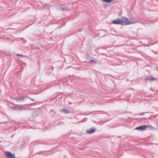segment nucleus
Instances as JSON below:
<instances>
[{"instance_id":"1","label":"nucleus","mask_w":158,"mask_h":158,"mask_svg":"<svg viewBox=\"0 0 158 158\" xmlns=\"http://www.w3.org/2000/svg\"><path fill=\"white\" fill-rule=\"evenodd\" d=\"M121 25H128L134 23L131 21H129V19L125 17H122L121 19Z\"/></svg>"},{"instance_id":"2","label":"nucleus","mask_w":158,"mask_h":158,"mask_svg":"<svg viewBox=\"0 0 158 158\" xmlns=\"http://www.w3.org/2000/svg\"><path fill=\"white\" fill-rule=\"evenodd\" d=\"M12 110L16 111H21L26 110L27 108L24 107L23 105H18L15 106H11Z\"/></svg>"},{"instance_id":"3","label":"nucleus","mask_w":158,"mask_h":158,"mask_svg":"<svg viewBox=\"0 0 158 158\" xmlns=\"http://www.w3.org/2000/svg\"><path fill=\"white\" fill-rule=\"evenodd\" d=\"M148 127L149 128H151V129H152V128H153V127L152 126H151L150 125H144L141 126L139 127H136L135 129L142 131H143L145 130Z\"/></svg>"},{"instance_id":"4","label":"nucleus","mask_w":158,"mask_h":158,"mask_svg":"<svg viewBox=\"0 0 158 158\" xmlns=\"http://www.w3.org/2000/svg\"><path fill=\"white\" fill-rule=\"evenodd\" d=\"M5 155L7 158H15V154H12L9 151L6 152Z\"/></svg>"},{"instance_id":"5","label":"nucleus","mask_w":158,"mask_h":158,"mask_svg":"<svg viewBox=\"0 0 158 158\" xmlns=\"http://www.w3.org/2000/svg\"><path fill=\"white\" fill-rule=\"evenodd\" d=\"M121 22L120 19L119 18L114 20L112 21V23L113 24L121 25Z\"/></svg>"},{"instance_id":"6","label":"nucleus","mask_w":158,"mask_h":158,"mask_svg":"<svg viewBox=\"0 0 158 158\" xmlns=\"http://www.w3.org/2000/svg\"><path fill=\"white\" fill-rule=\"evenodd\" d=\"M96 131V128H93L90 129H87L86 132L88 134H92Z\"/></svg>"},{"instance_id":"7","label":"nucleus","mask_w":158,"mask_h":158,"mask_svg":"<svg viewBox=\"0 0 158 158\" xmlns=\"http://www.w3.org/2000/svg\"><path fill=\"white\" fill-rule=\"evenodd\" d=\"M132 92L131 90H128L125 91V94H126V96L129 98L131 96V93Z\"/></svg>"},{"instance_id":"8","label":"nucleus","mask_w":158,"mask_h":158,"mask_svg":"<svg viewBox=\"0 0 158 158\" xmlns=\"http://www.w3.org/2000/svg\"><path fill=\"white\" fill-rule=\"evenodd\" d=\"M60 111H61L62 113H64L66 114H69L70 113H71L70 111L69 110L67 109H66L65 108H63V109H61L60 110Z\"/></svg>"},{"instance_id":"9","label":"nucleus","mask_w":158,"mask_h":158,"mask_svg":"<svg viewBox=\"0 0 158 158\" xmlns=\"http://www.w3.org/2000/svg\"><path fill=\"white\" fill-rule=\"evenodd\" d=\"M158 79L157 78L153 77H148L145 78V80H148L149 81H152L153 80H155L156 81Z\"/></svg>"},{"instance_id":"10","label":"nucleus","mask_w":158,"mask_h":158,"mask_svg":"<svg viewBox=\"0 0 158 158\" xmlns=\"http://www.w3.org/2000/svg\"><path fill=\"white\" fill-rule=\"evenodd\" d=\"M61 10L64 11H68L70 10V9L67 7H61Z\"/></svg>"},{"instance_id":"11","label":"nucleus","mask_w":158,"mask_h":158,"mask_svg":"<svg viewBox=\"0 0 158 158\" xmlns=\"http://www.w3.org/2000/svg\"><path fill=\"white\" fill-rule=\"evenodd\" d=\"M102 1L107 3H111L112 2V0H102Z\"/></svg>"},{"instance_id":"12","label":"nucleus","mask_w":158,"mask_h":158,"mask_svg":"<svg viewBox=\"0 0 158 158\" xmlns=\"http://www.w3.org/2000/svg\"><path fill=\"white\" fill-rule=\"evenodd\" d=\"M94 62V64H96L97 62L94 60H91L89 62V63Z\"/></svg>"},{"instance_id":"13","label":"nucleus","mask_w":158,"mask_h":158,"mask_svg":"<svg viewBox=\"0 0 158 158\" xmlns=\"http://www.w3.org/2000/svg\"><path fill=\"white\" fill-rule=\"evenodd\" d=\"M17 56H21L22 58L23 57H24V56L22 55V54H17Z\"/></svg>"},{"instance_id":"14","label":"nucleus","mask_w":158,"mask_h":158,"mask_svg":"<svg viewBox=\"0 0 158 158\" xmlns=\"http://www.w3.org/2000/svg\"><path fill=\"white\" fill-rule=\"evenodd\" d=\"M20 98H17L15 99L16 101L17 102H20L21 101V100H20Z\"/></svg>"},{"instance_id":"15","label":"nucleus","mask_w":158,"mask_h":158,"mask_svg":"<svg viewBox=\"0 0 158 158\" xmlns=\"http://www.w3.org/2000/svg\"><path fill=\"white\" fill-rule=\"evenodd\" d=\"M87 120V118H84L83 120H82L81 122H85V121H86Z\"/></svg>"},{"instance_id":"16","label":"nucleus","mask_w":158,"mask_h":158,"mask_svg":"<svg viewBox=\"0 0 158 158\" xmlns=\"http://www.w3.org/2000/svg\"><path fill=\"white\" fill-rule=\"evenodd\" d=\"M47 152L46 151L45 152H39V154H41V153H43L44 155V154Z\"/></svg>"},{"instance_id":"17","label":"nucleus","mask_w":158,"mask_h":158,"mask_svg":"<svg viewBox=\"0 0 158 158\" xmlns=\"http://www.w3.org/2000/svg\"><path fill=\"white\" fill-rule=\"evenodd\" d=\"M20 100H21V101L22 100H23V101H24V98H25V97H24V96H23L21 98H20Z\"/></svg>"},{"instance_id":"18","label":"nucleus","mask_w":158,"mask_h":158,"mask_svg":"<svg viewBox=\"0 0 158 158\" xmlns=\"http://www.w3.org/2000/svg\"><path fill=\"white\" fill-rule=\"evenodd\" d=\"M45 6H49V4H45Z\"/></svg>"},{"instance_id":"19","label":"nucleus","mask_w":158,"mask_h":158,"mask_svg":"<svg viewBox=\"0 0 158 158\" xmlns=\"http://www.w3.org/2000/svg\"><path fill=\"white\" fill-rule=\"evenodd\" d=\"M29 98L31 100H32V101H35V100L34 99H33V98H29Z\"/></svg>"},{"instance_id":"20","label":"nucleus","mask_w":158,"mask_h":158,"mask_svg":"<svg viewBox=\"0 0 158 158\" xmlns=\"http://www.w3.org/2000/svg\"><path fill=\"white\" fill-rule=\"evenodd\" d=\"M148 112H144V113H142L141 114V115H144L145 113H147Z\"/></svg>"},{"instance_id":"21","label":"nucleus","mask_w":158,"mask_h":158,"mask_svg":"<svg viewBox=\"0 0 158 158\" xmlns=\"http://www.w3.org/2000/svg\"><path fill=\"white\" fill-rule=\"evenodd\" d=\"M24 57H28V56L27 55L24 56Z\"/></svg>"},{"instance_id":"22","label":"nucleus","mask_w":158,"mask_h":158,"mask_svg":"<svg viewBox=\"0 0 158 158\" xmlns=\"http://www.w3.org/2000/svg\"><path fill=\"white\" fill-rule=\"evenodd\" d=\"M142 23V24H143V25H144V24H145V23Z\"/></svg>"},{"instance_id":"23","label":"nucleus","mask_w":158,"mask_h":158,"mask_svg":"<svg viewBox=\"0 0 158 158\" xmlns=\"http://www.w3.org/2000/svg\"><path fill=\"white\" fill-rule=\"evenodd\" d=\"M145 118H143V119H145Z\"/></svg>"}]
</instances>
